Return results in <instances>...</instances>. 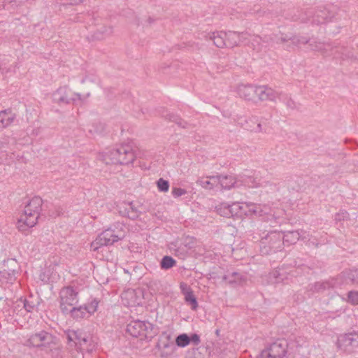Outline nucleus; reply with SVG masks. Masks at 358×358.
Wrapping results in <instances>:
<instances>
[{"mask_svg":"<svg viewBox=\"0 0 358 358\" xmlns=\"http://www.w3.org/2000/svg\"><path fill=\"white\" fill-rule=\"evenodd\" d=\"M42 205L43 199L39 196L33 197L25 205L17 222V228L20 231L24 232L28 228L34 227L37 224Z\"/></svg>","mask_w":358,"mask_h":358,"instance_id":"obj_1","label":"nucleus"},{"mask_svg":"<svg viewBox=\"0 0 358 358\" xmlns=\"http://www.w3.org/2000/svg\"><path fill=\"white\" fill-rule=\"evenodd\" d=\"M134 160V142L132 140L112 148L103 155V161L106 164H128Z\"/></svg>","mask_w":358,"mask_h":358,"instance_id":"obj_2","label":"nucleus"},{"mask_svg":"<svg viewBox=\"0 0 358 358\" xmlns=\"http://www.w3.org/2000/svg\"><path fill=\"white\" fill-rule=\"evenodd\" d=\"M124 237L125 231L122 229V224L118 223L114 229L110 227L99 234L96 239L91 243V249L97 251L100 248L112 245Z\"/></svg>","mask_w":358,"mask_h":358,"instance_id":"obj_3","label":"nucleus"},{"mask_svg":"<svg viewBox=\"0 0 358 358\" xmlns=\"http://www.w3.org/2000/svg\"><path fill=\"white\" fill-rule=\"evenodd\" d=\"M87 18L91 32V35L87 36L89 41L102 40L112 33V27H107L101 23V19L98 17H94V13H88Z\"/></svg>","mask_w":358,"mask_h":358,"instance_id":"obj_4","label":"nucleus"},{"mask_svg":"<svg viewBox=\"0 0 358 358\" xmlns=\"http://www.w3.org/2000/svg\"><path fill=\"white\" fill-rule=\"evenodd\" d=\"M53 101L59 106L75 105L81 106L83 100L81 95L78 93L73 92L71 89L66 86L60 87L52 94Z\"/></svg>","mask_w":358,"mask_h":358,"instance_id":"obj_5","label":"nucleus"},{"mask_svg":"<svg viewBox=\"0 0 358 358\" xmlns=\"http://www.w3.org/2000/svg\"><path fill=\"white\" fill-rule=\"evenodd\" d=\"M207 40H210L213 44L219 48H233L236 47V35L234 31H214L205 36Z\"/></svg>","mask_w":358,"mask_h":358,"instance_id":"obj_6","label":"nucleus"},{"mask_svg":"<svg viewBox=\"0 0 358 358\" xmlns=\"http://www.w3.org/2000/svg\"><path fill=\"white\" fill-rule=\"evenodd\" d=\"M55 338L56 337L51 334L45 331H41L31 334L26 341L25 345L29 347L40 348L42 350L45 351L47 348L53 346Z\"/></svg>","mask_w":358,"mask_h":358,"instance_id":"obj_7","label":"nucleus"},{"mask_svg":"<svg viewBox=\"0 0 358 358\" xmlns=\"http://www.w3.org/2000/svg\"><path fill=\"white\" fill-rule=\"evenodd\" d=\"M78 291L71 286L63 287L59 292L60 308L64 313L69 312V308L78 301Z\"/></svg>","mask_w":358,"mask_h":358,"instance_id":"obj_8","label":"nucleus"},{"mask_svg":"<svg viewBox=\"0 0 358 358\" xmlns=\"http://www.w3.org/2000/svg\"><path fill=\"white\" fill-rule=\"evenodd\" d=\"M69 344L74 345L80 350H85L92 352L95 349V344H90V347L87 346L89 342V338L78 331L69 330L66 333Z\"/></svg>","mask_w":358,"mask_h":358,"instance_id":"obj_9","label":"nucleus"},{"mask_svg":"<svg viewBox=\"0 0 358 358\" xmlns=\"http://www.w3.org/2000/svg\"><path fill=\"white\" fill-rule=\"evenodd\" d=\"M338 345L348 352L358 351V333L352 332L341 335L338 338Z\"/></svg>","mask_w":358,"mask_h":358,"instance_id":"obj_10","label":"nucleus"},{"mask_svg":"<svg viewBox=\"0 0 358 358\" xmlns=\"http://www.w3.org/2000/svg\"><path fill=\"white\" fill-rule=\"evenodd\" d=\"M285 36L283 34L278 33V34H271L268 35H264V36H255L254 37V41H256L257 43V46L259 50L260 49V47L262 45V44H265V45L268 46H273L274 44H280V43H284L285 42L280 41V37L281 36Z\"/></svg>","mask_w":358,"mask_h":358,"instance_id":"obj_11","label":"nucleus"},{"mask_svg":"<svg viewBox=\"0 0 358 358\" xmlns=\"http://www.w3.org/2000/svg\"><path fill=\"white\" fill-rule=\"evenodd\" d=\"M180 289L184 296L185 301L190 306L192 310H196L198 303L192 289L184 282L180 283Z\"/></svg>","mask_w":358,"mask_h":358,"instance_id":"obj_12","label":"nucleus"},{"mask_svg":"<svg viewBox=\"0 0 358 358\" xmlns=\"http://www.w3.org/2000/svg\"><path fill=\"white\" fill-rule=\"evenodd\" d=\"M285 354V348L281 344L275 343L264 350L259 358H282Z\"/></svg>","mask_w":358,"mask_h":358,"instance_id":"obj_13","label":"nucleus"},{"mask_svg":"<svg viewBox=\"0 0 358 358\" xmlns=\"http://www.w3.org/2000/svg\"><path fill=\"white\" fill-rule=\"evenodd\" d=\"M256 97L260 101H274L278 96L277 92L266 85L256 86Z\"/></svg>","mask_w":358,"mask_h":358,"instance_id":"obj_14","label":"nucleus"},{"mask_svg":"<svg viewBox=\"0 0 358 358\" xmlns=\"http://www.w3.org/2000/svg\"><path fill=\"white\" fill-rule=\"evenodd\" d=\"M7 264H10L11 268L3 269L0 271V280L3 282L13 283L16 280L17 271L15 268L17 263L13 259L8 260Z\"/></svg>","mask_w":358,"mask_h":358,"instance_id":"obj_15","label":"nucleus"},{"mask_svg":"<svg viewBox=\"0 0 358 358\" xmlns=\"http://www.w3.org/2000/svg\"><path fill=\"white\" fill-rule=\"evenodd\" d=\"M235 35L237 36V39L236 40V46L239 45L241 43H244L245 45H251V47L254 50H257V43L256 41H254V37L256 35H251L247 31L243 32H238V31H234Z\"/></svg>","mask_w":358,"mask_h":358,"instance_id":"obj_16","label":"nucleus"},{"mask_svg":"<svg viewBox=\"0 0 358 358\" xmlns=\"http://www.w3.org/2000/svg\"><path fill=\"white\" fill-rule=\"evenodd\" d=\"M256 86L253 85H240L238 94L246 100H254L256 98Z\"/></svg>","mask_w":358,"mask_h":358,"instance_id":"obj_17","label":"nucleus"},{"mask_svg":"<svg viewBox=\"0 0 358 358\" xmlns=\"http://www.w3.org/2000/svg\"><path fill=\"white\" fill-rule=\"evenodd\" d=\"M309 46L311 50L320 52L322 55H330V51H332L333 47L329 43H322L315 40H310Z\"/></svg>","mask_w":358,"mask_h":358,"instance_id":"obj_18","label":"nucleus"},{"mask_svg":"<svg viewBox=\"0 0 358 358\" xmlns=\"http://www.w3.org/2000/svg\"><path fill=\"white\" fill-rule=\"evenodd\" d=\"M119 213L124 217L134 219V206L133 201H124L117 206Z\"/></svg>","mask_w":358,"mask_h":358,"instance_id":"obj_19","label":"nucleus"},{"mask_svg":"<svg viewBox=\"0 0 358 358\" xmlns=\"http://www.w3.org/2000/svg\"><path fill=\"white\" fill-rule=\"evenodd\" d=\"M121 301L127 308L133 307L134 305V289H125L121 294Z\"/></svg>","mask_w":358,"mask_h":358,"instance_id":"obj_20","label":"nucleus"},{"mask_svg":"<svg viewBox=\"0 0 358 358\" xmlns=\"http://www.w3.org/2000/svg\"><path fill=\"white\" fill-rule=\"evenodd\" d=\"M218 182L222 188L229 189L235 186L236 179L233 176H221L218 177Z\"/></svg>","mask_w":358,"mask_h":358,"instance_id":"obj_21","label":"nucleus"},{"mask_svg":"<svg viewBox=\"0 0 358 358\" xmlns=\"http://www.w3.org/2000/svg\"><path fill=\"white\" fill-rule=\"evenodd\" d=\"M138 327L139 329L138 336L141 338H146L150 336V331H152V325L150 323H146L144 322H136V327Z\"/></svg>","mask_w":358,"mask_h":358,"instance_id":"obj_22","label":"nucleus"},{"mask_svg":"<svg viewBox=\"0 0 358 358\" xmlns=\"http://www.w3.org/2000/svg\"><path fill=\"white\" fill-rule=\"evenodd\" d=\"M289 41H292V43L294 45H299L300 44H307L310 43V40L307 39L305 37L302 36H281L280 41L281 42H287Z\"/></svg>","mask_w":358,"mask_h":358,"instance_id":"obj_23","label":"nucleus"},{"mask_svg":"<svg viewBox=\"0 0 358 358\" xmlns=\"http://www.w3.org/2000/svg\"><path fill=\"white\" fill-rule=\"evenodd\" d=\"M69 312L75 319L83 318L86 317L87 314H88L87 309L84 306H80L78 308L73 307L71 309L69 308Z\"/></svg>","mask_w":358,"mask_h":358,"instance_id":"obj_24","label":"nucleus"},{"mask_svg":"<svg viewBox=\"0 0 358 358\" xmlns=\"http://www.w3.org/2000/svg\"><path fill=\"white\" fill-rule=\"evenodd\" d=\"M50 353L52 358H63L61 346L57 343V338L54 341V345L52 348H47L45 351Z\"/></svg>","mask_w":358,"mask_h":358,"instance_id":"obj_25","label":"nucleus"},{"mask_svg":"<svg viewBox=\"0 0 358 358\" xmlns=\"http://www.w3.org/2000/svg\"><path fill=\"white\" fill-rule=\"evenodd\" d=\"M15 118L14 113H0V129L8 127Z\"/></svg>","mask_w":358,"mask_h":358,"instance_id":"obj_26","label":"nucleus"},{"mask_svg":"<svg viewBox=\"0 0 358 358\" xmlns=\"http://www.w3.org/2000/svg\"><path fill=\"white\" fill-rule=\"evenodd\" d=\"M218 182V178L216 177H206L201 178L199 180V185L207 189H211L213 188L215 183Z\"/></svg>","mask_w":358,"mask_h":358,"instance_id":"obj_27","label":"nucleus"},{"mask_svg":"<svg viewBox=\"0 0 358 358\" xmlns=\"http://www.w3.org/2000/svg\"><path fill=\"white\" fill-rule=\"evenodd\" d=\"M217 211L221 216L231 217V205L227 203H222L217 206Z\"/></svg>","mask_w":358,"mask_h":358,"instance_id":"obj_28","label":"nucleus"},{"mask_svg":"<svg viewBox=\"0 0 358 358\" xmlns=\"http://www.w3.org/2000/svg\"><path fill=\"white\" fill-rule=\"evenodd\" d=\"M190 343L191 338H189V336L186 334H182L176 338V344L179 348L187 347Z\"/></svg>","mask_w":358,"mask_h":358,"instance_id":"obj_29","label":"nucleus"},{"mask_svg":"<svg viewBox=\"0 0 358 358\" xmlns=\"http://www.w3.org/2000/svg\"><path fill=\"white\" fill-rule=\"evenodd\" d=\"M176 264V260L171 257L165 256L161 262V267L164 269H169Z\"/></svg>","mask_w":358,"mask_h":358,"instance_id":"obj_30","label":"nucleus"},{"mask_svg":"<svg viewBox=\"0 0 358 358\" xmlns=\"http://www.w3.org/2000/svg\"><path fill=\"white\" fill-rule=\"evenodd\" d=\"M99 303V301L96 299H94L90 303L84 305L88 315H91L96 311Z\"/></svg>","mask_w":358,"mask_h":358,"instance_id":"obj_31","label":"nucleus"},{"mask_svg":"<svg viewBox=\"0 0 358 358\" xmlns=\"http://www.w3.org/2000/svg\"><path fill=\"white\" fill-rule=\"evenodd\" d=\"M157 186L160 192H167L169 189V181L159 178L157 182Z\"/></svg>","mask_w":358,"mask_h":358,"instance_id":"obj_32","label":"nucleus"},{"mask_svg":"<svg viewBox=\"0 0 358 358\" xmlns=\"http://www.w3.org/2000/svg\"><path fill=\"white\" fill-rule=\"evenodd\" d=\"M20 302L23 303V307L27 312L31 313L37 308L36 304L28 299L21 300Z\"/></svg>","mask_w":358,"mask_h":358,"instance_id":"obj_33","label":"nucleus"},{"mask_svg":"<svg viewBox=\"0 0 358 358\" xmlns=\"http://www.w3.org/2000/svg\"><path fill=\"white\" fill-rule=\"evenodd\" d=\"M240 209H241V208L239 206V203H234L231 204V217L242 218V216L239 210Z\"/></svg>","mask_w":358,"mask_h":358,"instance_id":"obj_34","label":"nucleus"},{"mask_svg":"<svg viewBox=\"0 0 358 358\" xmlns=\"http://www.w3.org/2000/svg\"><path fill=\"white\" fill-rule=\"evenodd\" d=\"M248 216L259 214L260 207H259V206H258L257 204L248 203Z\"/></svg>","mask_w":358,"mask_h":358,"instance_id":"obj_35","label":"nucleus"},{"mask_svg":"<svg viewBox=\"0 0 358 358\" xmlns=\"http://www.w3.org/2000/svg\"><path fill=\"white\" fill-rule=\"evenodd\" d=\"M348 301L353 305H358V292H349Z\"/></svg>","mask_w":358,"mask_h":358,"instance_id":"obj_36","label":"nucleus"},{"mask_svg":"<svg viewBox=\"0 0 358 358\" xmlns=\"http://www.w3.org/2000/svg\"><path fill=\"white\" fill-rule=\"evenodd\" d=\"M186 193V190L180 187H173L172 189V194L174 197L181 196L185 195Z\"/></svg>","mask_w":358,"mask_h":358,"instance_id":"obj_37","label":"nucleus"},{"mask_svg":"<svg viewBox=\"0 0 358 358\" xmlns=\"http://www.w3.org/2000/svg\"><path fill=\"white\" fill-rule=\"evenodd\" d=\"M239 206L241 208V209H240L239 210H240L241 215L242 216V218L245 216H248V203H239Z\"/></svg>","mask_w":358,"mask_h":358,"instance_id":"obj_38","label":"nucleus"},{"mask_svg":"<svg viewBox=\"0 0 358 358\" xmlns=\"http://www.w3.org/2000/svg\"><path fill=\"white\" fill-rule=\"evenodd\" d=\"M94 131L96 133H101L105 129V124L103 123H97L93 124Z\"/></svg>","mask_w":358,"mask_h":358,"instance_id":"obj_39","label":"nucleus"},{"mask_svg":"<svg viewBox=\"0 0 358 358\" xmlns=\"http://www.w3.org/2000/svg\"><path fill=\"white\" fill-rule=\"evenodd\" d=\"M189 338H191V342H192L193 343H194L196 345L199 344L200 342V338L196 334H192L190 336H189Z\"/></svg>","mask_w":358,"mask_h":358,"instance_id":"obj_40","label":"nucleus"},{"mask_svg":"<svg viewBox=\"0 0 358 358\" xmlns=\"http://www.w3.org/2000/svg\"><path fill=\"white\" fill-rule=\"evenodd\" d=\"M126 331L131 336H134V326L131 325V324H129L127 327Z\"/></svg>","mask_w":358,"mask_h":358,"instance_id":"obj_41","label":"nucleus"},{"mask_svg":"<svg viewBox=\"0 0 358 358\" xmlns=\"http://www.w3.org/2000/svg\"><path fill=\"white\" fill-rule=\"evenodd\" d=\"M286 104L288 107V109L293 110L294 108L295 103L292 99H288Z\"/></svg>","mask_w":358,"mask_h":358,"instance_id":"obj_42","label":"nucleus"},{"mask_svg":"<svg viewBox=\"0 0 358 358\" xmlns=\"http://www.w3.org/2000/svg\"><path fill=\"white\" fill-rule=\"evenodd\" d=\"M71 4H78L83 1V0H69Z\"/></svg>","mask_w":358,"mask_h":358,"instance_id":"obj_43","label":"nucleus"},{"mask_svg":"<svg viewBox=\"0 0 358 358\" xmlns=\"http://www.w3.org/2000/svg\"><path fill=\"white\" fill-rule=\"evenodd\" d=\"M4 156V152L1 151L0 152V164L3 162V157Z\"/></svg>","mask_w":358,"mask_h":358,"instance_id":"obj_44","label":"nucleus"},{"mask_svg":"<svg viewBox=\"0 0 358 358\" xmlns=\"http://www.w3.org/2000/svg\"><path fill=\"white\" fill-rule=\"evenodd\" d=\"M90 344H94L93 342L91 341V338H89V342L87 343V347H90Z\"/></svg>","mask_w":358,"mask_h":358,"instance_id":"obj_45","label":"nucleus"},{"mask_svg":"<svg viewBox=\"0 0 358 358\" xmlns=\"http://www.w3.org/2000/svg\"><path fill=\"white\" fill-rule=\"evenodd\" d=\"M39 133V129H37L36 130H34L33 131V134H35L36 136H37Z\"/></svg>","mask_w":358,"mask_h":358,"instance_id":"obj_46","label":"nucleus"},{"mask_svg":"<svg viewBox=\"0 0 358 358\" xmlns=\"http://www.w3.org/2000/svg\"><path fill=\"white\" fill-rule=\"evenodd\" d=\"M331 19H332V17H326L324 20H325V21L328 22V21H331Z\"/></svg>","mask_w":358,"mask_h":358,"instance_id":"obj_47","label":"nucleus"},{"mask_svg":"<svg viewBox=\"0 0 358 358\" xmlns=\"http://www.w3.org/2000/svg\"><path fill=\"white\" fill-rule=\"evenodd\" d=\"M59 215V213H57V214L55 215H50V216H52V217H55V216H58Z\"/></svg>","mask_w":358,"mask_h":358,"instance_id":"obj_48","label":"nucleus"},{"mask_svg":"<svg viewBox=\"0 0 358 358\" xmlns=\"http://www.w3.org/2000/svg\"><path fill=\"white\" fill-rule=\"evenodd\" d=\"M0 112H3V113H6V112H8V110H7V109H5V110H0Z\"/></svg>","mask_w":358,"mask_h":358,"instance_id":"obj_49","label":"nucleus"},{"mask_svg":"<svg viewBox=\"0 0 358 358\" xmlns=\"http://www.w3.org/2000/svg\"><path fill=\"white\" fill-rule=\"evenodd\" d=\"M345 57H350L351 56L350 55H345Z\"/></svg>","mask_w":358,"mask_h":358,"instance_id":"obj_50","label":"nucleus"},{"mask_svg":"<svg viewBox=\"0 0 358 358\" xmlns=\"http://www.w3.org/2000/svg\"><path fill=\"white\" fill-rule=\"evenodd\" d=\"M90 95V93H87V94H86V96H89Z\"/></svg>","mask_w":358,"mask_h":358,"instance_id":"obj_51","label":"nucleus"}]
</instances>
